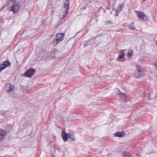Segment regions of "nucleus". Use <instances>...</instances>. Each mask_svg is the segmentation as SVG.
<instances>
[{
    "label": "nucleus",
    "instance_id": "f257e3e1",
    "mask_svg": "<svg viewBox=\"0 0 157 157\" xmlns=\"http://www.w3.org/2000/svg\"><path fill=\"white\" fill-rule=\"evenodd\" d=\"M69 0H65L63 7L59 14V17L62 20L67 15L69 9Z\"/></svg>",
    "mask_w": 157,
    "mask_h": 157
},
{
    "label": "nucleus",
    "instance_id": "f03ea898",
    "mask_svg": "<svg viewBox=\"0 0 157 157\" xmlns=\"http://www.w3.org/2000/svg\"><path fill=\"white\" fill-rule=\"evenodd\" d=\"M9 2H11L13 5L10 7V11L13 12L14 13L17 12L20 8V4L17 2L16 0H10Z\"/></svg>",
    "mask_w": 157,
    "mask_h": 157
},
{
    "label": "nucleus",
    "instance_id": "7ed1b4c3",
    "mask_svg": "<svg viewBox=\"0 0 157 157\" xmlns=\"http://www.w3.org/2000/svg\"><path fill=\"white\" fill-rule=\"evenodd\" d=\"M136 69L134 72V75L136 78H140L144 75L141 67L137 65Z\"/></svg>",
    "mask_w": 157,
    "mask_h": 157
},
{
    "label": "nucleus",
    "instance_id": "20e7f679",
    "mask_svg": "<svg viewBox=\"0 0 157 157\" xmlns=\"http://www.w3.org/2000/svg\"><path fill=\"white\" fill-rule=\"evenodd\" d=\"M64 36V34L63 33L58 34L56 36V39L53 41V45L54 46L56 45L59 42L62 41Z\"/></svg>",
    "mask_w": 157,
    "mask_h": 157
},
{
    "label": "nucleus",
    "instance_id": "39448f33",
    "mask_svg": "<svg viewBox=\"0 0 157 157\" xmlns=\"http://www.w3.org/2000/svg\"><path fill=\"white\" fill-rule=\"evenodd\" d=\"M36 70L34 69H30L27 70L24 74L25 77H31L35 73Z\"/></svg>",
    "mask_w": 157,
    "mask_h": 157
},
{
    "label": "nucleus",
    "instance_id": "423d86ee",
    "mask_svg": "<svg viewBox=\"0 0 157 157\" xmlns=\"http://www.w3.org/2000/svg\"><path fill=\"white\" fill-rule=\"evenodd\" d=\"M136 12L139 18H141L144 21L147 20L148 19L147 17L144 14L143 12L140 11H136Z\"/></svg>",
    "mask_w": 157,
    "mask_h": 157
},
{
    "label": "nucleus",
    "instance_id": "0eeeda50",
    "mask_svg": "<svg viewBox=\"0 0 157 157\" xmlns=\"http://www.w3.org/2000/svg\"><path fill=\"white\" fill-rule=\"evenodd\" d=\"M124 50H121L119 53V56L117 58V60L119 62H123L125 60L124 58L125 54L124 53Z\"/></svg>",
    "mask_w": 157,
    "mask_h": 157
},
{
    "label": "nucleus",
    "instance_id": "6e6552de",
    "mask_svg": "<svg viewBox=\"0 0 157 157\" xmlns=\"http://www.w3.org/2000/svg\"><path fill=\"white\" fill-rule=\"evenodd\" d=\"M13 86H11L10 84H7L5 88V89L7 92H10L13 91Z\"/></svg>",
    "mask_w": 157,
    "mask_h": 157
},
{
    "label": "nucleus",
    "instance_id": "1a4fd4ad",
    "mask_svg": "<svg viewBox=\"0 0 157 157\" xmlns=\"http://www.w3.org/2000/svg\"><path fill=\"white\" fill-rule=\"evenodd\" d=\"M124 6V3H122L121 4H119L118 6L117 10H116V14H115L116 16L118 15L119 13L121 12L122 9L123 8Z\"/></svg>",
    "mask_w": 157,
    "mask_h": 157
},
{
    "label": "nucleus",
    "instance_id": "9d476101",
    "mask_svg": "<svg viewBox=\"0 0 157 157\" xmlns=\"http://www.w3.org/2000/svg\"><path fill=\"white\" fill-rule=\"evenodd\" d=\"M61 135L64 141H67L68 140V137H69V133L67 134L65 131H62Z\"/></svg>",
    "mask_w": 157,
    "mask_h": 157
},
{
    "label": "nucleus",
    "instance_id": "9b49d317",
    "mask_svg": "<svg viewBox=\"0 0 157 157\" xmlns=\"http://www.w3.org/2000/svg\"><path fill=\"white\" fill-rule=\"evenodd\" d=\"M6 132L3 130H0V140L3 139L5 137Z\"/></svg>",
    "mask_w": 157,
    "mask_h": 157
},
{
    "label": "nucleus",
    "instance_id": "f8f14e48",
    "mask_svg": "<svg viewBox=\"0 0 157 157\" xmlns=\"http://www.w3.org/2000/svg\"><path fill=\"white\" fill-rule=\"evenodd\" d=\"M114 136L116 137H122L124 136V132H118L115 133Z\"/></svg>",
    "mask_w": 157,
    "mask_h": 157
},
{
    "label": "nucleus",
    "instance_id": "ddd939ff",
    "mask_svg": "<svg viewBox=\"0 0 157 157\" xmlns=\"http://www.w3.org/2000/svg\"><path fill=\"white\" fill-rule=\"evenodd\" d=\"M119 95L122 98L124 99H126L127 97L126 94L121 92V93H120Z\"/></svg>",
    "mask_w": 157,
    "mask_h": 157
},
{
    "label": "nucleus",
    "instance_id": "4468645a",
    "mask_svg": "<svg viewBox=\"0 0 157 157\" xmlns=\"http://www.w3.org/2000/svg\"><path fill=\"white\" fill-rule=\"evenodd\" d=\"M6 67H7V66L5 65L3 63V64H0V71H1Z\"/></svg>",
    "mask_w": 157,
    "mask_h": 157
},
{
    "label": "nucleus",
    "instance_id": "2eb2a0df",
    "mask_svg": "<svg viewBox=\"0 0 157 157\" xmlns=\"http://www.w3.org/2000/svg\"><path fill=\"white\" fill-rule=\"evenodd\" d=\"M120 93H121L120 90L117 88H116L114 90V94L115 95H120Z\"/></svg>",
    "mask_w": 157,
    "mask_h": 157
},
{
    "label": "nucleus",
    "instance_id": "dca6fc26",
    "mask_svg": "<svg viewBox=\"0 0 157 157\" xmlns=\"http://www.w3.org/2000/svg\"><path fill=\"white\" fill-rule=\"evenodd\" d=\"M69 137L72 140L75 141L76 139L74 136L71 133H69Z\"/></svg>",
    "mask_w": 157,
    "mask_h": 157
},
{
    "label": "nucleus",
    "instance_id": "f3484780",
    "mask_svg": "<svg viewBox=\"0 0 157 157\" xmlns=\"http://www.w3.org/2000/svg\"><path fill=\"white\" fill-rule=\"evenodd\" d=\"M3 63L5 65H7V67L8 66H10V62H9V60H6Z\"/></svg>",
    "mask_w": 157,
    "mask_h": 157
},
{
    "label": "nucleus",
    "instance_id": "a211bd4d",
    "mask_svg": "<svg viewBox=\"0 0 157 157\" xmlns=\"http://www.w3.org/2000/svg\"><path fill=\"white\" fill-rule=\"evenodd\" d=\"M133 54V51L132 50H130L128 52V55L129 56H131Z\"/></svg>",
    "mask_w": 157,
    "mask_h": 157
},
{
    "label": "nucleus",
    "instance_id": "6ab92c4d",
    "mask_svg": "<svg viewBox=\"0 0 157 157\" xmlns=\"http://www.w3.org/2000/svg\"><path fill=\"white\" fill-rule=\"evenodd\" d=\"M133 25L134 23H132V25L130 26V28L131 30H134L135 29L134 26Z\"/></svg>",
    "mask_w": 157,
    "mask_h": 157
},
{
    "label": "nucleus",
    "instance_id": "aec40b11",
    "mask_svg": "<svg viewBox=\"0 0 157 157\" xmlns=\"http://www.w3.org/2000/svg\"><path fill=\"white\" fill-rule=\"evenodd\" d=\"M51 58H54L55 56V52H52L51 53Z\"/></svg>",
    "mask_w": 157,
    "mask_h": 157
},
{
    "label": "nucleus",
    "instance_id": "412c9836",
    "mask_svg": "<svg viewBox=\"0 0 157 157\" xmlns=\"http://www.w3.org/2000/svg\"><path fill=\"white\" fill-rule=\"evenodd\" d=\"M0 113L1 115H4L6 113V112L2 110L0 112Z\"/></svg>",
    "mask_w": 157,
    "mask_h": 157
},
{
    "label": "nucleus",
    "instance_id": "4be33fe9",
    "mask_svg": "<svg viewBox=\"0 0 157 157\" xmlns=\"http://www.w3.org/2000/svg\"><path fill=\"white\" fill-rule=\"evenodd\" d=\"M128 153L127 152H124V157H128Z\"/></svg>",
    "mask_w": 157,
    "mask_h": 157
},
{
    "label": "nucleus",
    "instance_id": "5701e85b",
    "mask_svg": "<svg viewBox=\"0 0 157 157\" xmlns=\"http://www.w3.org/2000/svg\"><path fill=\"white\" fill-rule=\"evenodd\" d=\"M155 67L157 68V59H156V62L155 64Z\"/></svg>",
    "mask_w": 157,
    "mask_h": 157
},
{
    "label": "nucleus",
    "instance_id": "b1692460",
    "mask_svg": "<svg viewBox=\"0 0 157 157\" xmlns=\"http://www.w3.org/2000/svg\"><path fill=\"white\" fill-rule=\"evenodd\" d=\"M146 0H143L142 1V2H145Z\"/></svg>",
    "mask_w": 157,
    "mask_h": 157
}]
</instances>
